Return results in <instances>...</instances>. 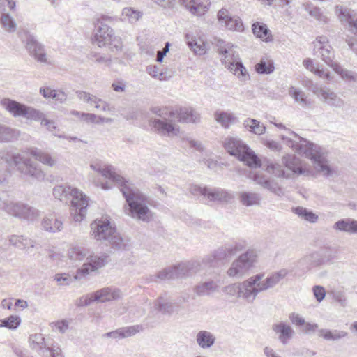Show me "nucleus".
<instances>
[{
	"label": "nucleus",
	"mask_w": 357,
	"mask_h": 357,
	"mask_svg": "<svg viewBox=\"0 0 357 357\" xmlns=\"http://www.w3.org/2000/svg\"><path fill=\"white\" fill-rule=\"evenodd\" d=\"M212 43L216 47L217 52L222 55L221 61L225 67L233 72L239 79L245 80L248 75L247 70L239 58L234 56L233 50L234 45L219 38H214Z\"/></svg>",
	"instance_id": "obj_8"
},
{
	"label": "nucleus",
	"mask_w": 357,
	"mask_h": 357,
	"mask_svg": "<svg viewBox=\"0 0 357 357\" xmlns=\"http://www.w3.org/2000/svg\"><path fill=\"white\" fill-rule=\"evenodd\" d=\"M90 167L93 170L118 185L126 201H149L147 196L142 192L134 183L116 174L114 172L115 168L112 165H105L102 167L99 164H91Z\"/></svg>",
	"instance_id": "obj_2"
},
{
	"label": "nucleus",
	"mask_w": 357,
	"mask_h": 357,
	"mask_svg": "<svg viewBox=\"0 0 357 357\" xmlns=\"http://www.w3.org/2000/svg\"><path fill=\"white\" fill-rule=\"evenodd\" d=\"M6 161L10 165H15L22 174L29 176L38 180L44 178L45 174L38 168V165L29 158H24L20 153L7 154L5 156Z\"/></svg>",
	"instance_id": "obj_12"
},
{
	"label": "nucleus",
	"mask_w": 357,
	"mask_h": 357,
	"mask_svg": "<svg viewBox=\"0 0 357 357\" xmlns=\"http://www.w3.org/2000/svg\"><path fill=\"white\" fill-rule=\"evenodd\" d=\"M43 357H63L59 348H53L47 347V349H43Z\"/></svg>",
	"instance_id": "obj_59"
},
{
	"label": "nucleus",
	"mask_w": 357,
	"mask_h": 357,
	"mask_svg": "<svg viewBox=\"0 0 357 357\" xmlns=\"http://www.w3.org/2000/svg\"><path fill=\"white\" fill-rule=\"evenodd\" d=\"M289 94L293 97L296 102L301 103L303 106L310 107L311 101L309 100L305 93L301 89L294 86H291L289 89Z\"/></svg>",
	"instance_id": "obj_43"
},
{
	"label": "nucleus",
	"mask_w": 357,
	"mask_h": 357,
	"mask_svg": "<svg viewBox=\"0 0 357 357\" xmlns=\"http://www.w3.org/2000/svg\"><path fill=\"white\" fill-rule=\"evenodd\" d=\"M18 37L24 44L26 50L32 58L38 63H50L44 45L38 40L33 34L27 30H22L18 32Z\"/></svg>",
	"instance_id": "obj_13"
},
{
	"label": "nucleus",
	"mask_w": 357,
	"mask_h": 357,
	"mask_svg": "<svg viewBox=\"0 0 357 357\" xmlns=\"http://www.w3.org/2000/svg\"><path fill=\"white\" fill-rule=\"evenodd\" d=\"M258 254L255 249H248L231 264L227 273L229 277L242 278L253 268L257 261Z\"/></svg>",
	"instance_id": "obj_11"
},
{
	"label": "nucleus",
	"mask_w": 357,
	"mask_h": 357,
	"mask_svg": "<svg viewBox=\"0 0 357 357\" xmlns=\"http://www.w3.org/2000/svg\"><path fill=\"white\" fill-rule=\"evenodd\" d=\"M214 116L215 121L225 128H229L231 124L236 123L238 120L232 113L225 111H216Z\"/></svg>",
	"instance_id": "obj_36"
},
{
	"label": "nucleus",
	"mask_w": 357,
	"mask_h": 357,
	"mask_svg": "<svg viewBox=\"0 0 357 357\" xmlns=\"http://www.w3.org/2000/svg\"><path fill=\"white\" fill-rule=\"evenodd\" d=\"M334 70L341 76V77L346 80L354 79V75L350 70L344 69L342 66L335 64L333 67Z\"/></svg>",
	"instance_id": "obj_58"
},
{
	"label": "nucleus",
	"mask_w": 357,
	"mask_h": 357,
	"mask_svg": "<svg viewBox=\"0 0 357 357\" xmlns=\"http://www.w3.org/2000/svg\"><path fill=\"white\" fill-rule=\"evenodd\" d=\"M186 43L189 48L197 55H204L206 52L205 43L201 39L197 40L190 33L185 34Z\"/></svg>",
	"instance_id": "obj_34"
},
{
	"label": "nucleus",
	"mask_w": 357,
	"mask_h": 357,
	"mask_svg": "<svg viewBox=\"0 0 357 357\" xmlns=\"http://www.w3.org/2000/svg\"><path fill=\"white\" fill-rule=\"evenodd\" d=\"M88 58L90 60L94 61L97 63H104L106 66L110 68L112 63V59L110 56H105L99 53L91 52L88 54Z\"/></svg>",
	"instance_id": "obj_54"
},
{
	"label": "nucleus",
	"mask_w": 357,
	"mask_h": 357,
	"mask_svg": "<svg viewBox=\"0 0 357 357\" xmlns=\"http://www.w3.org/2000/svg\"><path fill=\"white\" fill-rule=\"evenodd\" d=\"M201 266L200 261H190L163 268L158 273L157 278L166 280L189 277L199 271Z\"/></svg>",
	"instance_id": "obj_9"
},
{
	"label": "nucleus",
	"mask_w": 357,
	"mask_h": 357,
	"mask_svg": "<svg viewBox=\"0 0 357 357\" xmlns=\"http://www.w3.org/2000/svg\"><path fill=\"white\" fill-rule=\"evenodd\" d=\"M246 247V243L244 241H235L231 243H227L218 248L211 255H208L202 259V262L210 266H217L219 263L227 261L237 252L242 251Z\"/></svg>",
	"instance_id": "obj_10"
},
{
	"label": "nucleus",
	"mask_w": 357,
	"mask_h": 357,
	"mask_svg": "<svg viewBox=\"0 0 357 357\" xmlns=\"http://www.w3.org/2000/svg\"><path fill=\"white\" fill-rule=\"evenodd\" d=\"M282 163L284 166L298 175L305 174L309 176L311 171L306 169L301 160L295 155L287 154L282 157Z\"/></svg>",
	"instance_id": "obj_23"
},
{
	"label": "nucleus",
	"mask_w": 357,
	"mask_h": 357,
	"mask_svg": "<svg viewBox=\"0 0 357 357\" xmlns=\"http://www.w3.org/2000/svg\"><path fill=\"white\" fill-rule=\"evenodd\" d=\"M252 30L256 37L261 40L268 41L269 38L271 37V31L268 26L261 22H255L252 26Z\"/></svg>",
	"instance_id": "obj_40"
},
{
	"label": "nucleus",
	"mask_w": 357,
	"mask_h": 357,
	"mask_svg": "<svg viewBox=\"0 0 357 357\" xmlns=\"http://www.w3.org/2000/svg\"><path fill=\"white\" fill-rule=\"evenodd\" d=\"M289 319L293 324L299 326H303L305 324L304 318L301 317L298 314L294 312L291 313L289 314Z\"/></svg>",
	"instance_id": "obj_64"
},
{
	"label": "nucleus",
	"mask_w": 357,
	"mask_h": 357,
	"mask_svg": "<svg viewBox=\"0 0 357 357\" xmlns=\"http://www.w3.org/2000/svg\"><path fill=\"white\" fill-rule=\"evenodd\" d=\"M335 13L341 22H347L350 29L357 33V13L354 10L343 6L337 5L335 6Z\"/></svg>",
	"instance_id": "obj_20"
},
{
	"label": "nucleus",
	"mask_w": 357,
	"mask_h": 357,
	"mask_svg": "<svg viewBox=\"0 0 357 357\" xmlns=\"http://www.w3.org/2000/svg\"><path fill=\"white\" fill-rule=\"evenodd\" d=\"M208 0H180V2L189 11L195 15L201 16L208 10Z\"/></svg>",
	"instance_id": "obj_26"
},
{
	"label": "nucleus",
	"mask_w": 357,
	"mask_h": 357,
	"mask_svg": "<svg viewBox=\"0 0 357 357\" xmlns=\"http://www.w3.org/2000/svg\"><path fill=\"white\" fill-rule=\"evenodd\" d=\"M243 127L250 132L260 135L266 132V127L255 119L248 118L243 123Z\"/></svg>",
	"instance_id": "obj_37"
},
{
	"label": "nucleus",
	"mask_w": 357,
	"mask_h": 357,
	"mask_svg": "<svg viewBox=\"0 0 357 357\" xmlns=\"http://www.w3.org/2000/svg\"><path fill=\"white\" fill-rule=\"evenodd\" d=\"M266 170L269 173H272L275 176L278 177H288V175H286L285 171L282 169V166L279 164H273L271 163L266 167Z\"/></svg>",
	"instance_id": "obj_57"
},
{
	"label": "nucleus",
	"mask_w": 357,
	"mask_h": 357,
	"mask_svg": "<svg viewBox=\"0 0 357 357\" xmlns=\"http://www.w3.org/2000/svg\"><path fill=\"white\" fill-rule=\"evenodd\" d=\"M93 102L95 104V107L97 109L106 112L109 111V105L106 102L103 101L100 98H98L97 97H94Z\"/></svg>",
	"instance_id": "obj_61"
},
{
	"label": "nucleus",
	"mask_w": 357,
	"mask_h": 357,
	"mask_svg": "<svg viewBox=\"0 0 357 357\" xmlns=\"http://www.w3.org/2000/svg\"><path fill=\"white\" fill-rule=\"evenodd\" d=\"M89 254V250L83 247H73L68 250V257L73 261H82Z\"/></svg>",
	"instance_id": "obj_48"
},
{
	"label": "nucleus",
	"mask_w": 357,
	"mask_h": 357,
	"mask_svg": "<svg viewBox=\"0 0 357 357\" xmlns=\"http://www.w3.org/2000/svg\"><path fill=\"white\" fill-rule=\"evenodd\" d=\"M329 261V257L324 251L313 252L306 255L297 261V267L304 270L310 271L312 268L319 267Z\"/></svg>",
	"instance_id": "obj_17"
},
{
	"label": "nucleus",
	"mask_w": 357,
	"mask_h": 357,
	"mask_svg": "<svg viewBox=\"0 0 357 357\" xmlns=\"http://www.w3.org/2000/svg\"><path fill=\"white\" fill-rule=\"evenodd\" d=\"M145 202H127L124 206L126 213L133 218L149 222L151 219L152 213Z\"/></svg>",
	"instance_id": "obj_19"
},
{
	"label": "nucleus",
	"mask_w": 357,
	"mask_h": 357,
	"mask_svg": "<svg viewBox=\"0 0 357 357\" xmlns=\"http://www.w3.org/2000/svg\"><path fill=\"white\" fill-rule=\"evenodd\" d=\"M29 342L32 349L36 350L43 356V349H47L48 344H46L45 338L40 333L32 334L29 336Z\"/></svg>",
	"instance_id": "obj_38"
},
{
	"label": "nucleus",
	"mask_w": 357,
	"mask_h": 357,
	"mask_svg": "<svg viewBox=\"0 0 357 357\" xmlns=\"http://www.w3.org/2000/svg\"><path fill=\"white\" fill-rule=\"evenodd\" d=\"M333 298L340 304L341 306L344 307L347 305V298L344 294L341 291L333 292Z\"/></svg>",
	"instance_id": "obj_63"
},
{
	"label": "nucleus",
	"mask_w": 357,
	"mask_h": 357,
	"mask_svg": "<svg viewBox=\"0 0 357 357\" xmlns=\"http://www.w3.org/2000/svg\"><path fill=\"white\" fill-rule=\"evenodd\" d=\"M255 181L275 194H278L279 192L282 191L277 183L271 181L264 176L257 175L255 178Z\"/></svg>",
	"instance_id": "obj_51"
},
{
	"label": "nucleus",
	"mask_w": 357,
	"mask_h": 357,
	"mask_svg": "<svg viewBox=\"0 0 357 357\" xmlns=\"http://www.w3.org/2000/svg\"><path fill=\"white\" fill-rule=\"evenodd\" d=\"M43 229L49 232L60 231L63 229V222L57 218H45L42 222Z\"/></svg>",
	"instance_id": "obj_41"
},
{
	"label": "nucleus",
	"mask_w": 357,
	"mask_h": 357,
	"mask_svg": "<svg viewBox=\"0 0 357 357\" xmlns=\"http://www.w3.org/2000/svg\"><path fill=\"white\" fill-rule=\"evenodd\" d=\"M112 20L111 17L105 15L96 20V32L92 42L99 47L108 46L111 51L118 52L122 49L121 38L114 36L113 29L107 24Z\"/></svg>",
	"instance_id": "obj_5"
},
{
	"label": "nucleus",
	"mask_w": 357,
	"mask_h": 357,
	"mask_svg": "<svg viewBox=\"0 0 357 357\" xmlns=\"http://www.w3.org/2000/svg\"><path fill=\"white\" fill-rule=\"evenodd\" d=\"M91 234L97 241H108L115 249L126 250L127 243L116 231L115 227L111 225L107 218L96 220L91 224Z\"/></svg>",
	"instance_id": "obj_6"
},
{
	"label": "nucleus",
	"mask_w": 357,
	"mask_h": 357,
	"mask_svg": "<svg viewBox=\"0 0 357 357\" xmlns=\"http://www.w3.org/2000/svg\"><path fill=\"white\" fill-rule=\"evenodd\" d=\"M218 19L222 25L229 30L242 31L243 29L241 19L238 17L229 15L228 10L226 9H221L218 11Z\"/></svg>",
	"instance_id": "obj_21"
},
{
	"label": "nucleus",
	"mask_w": 357,
	"mask_h": 357,
	"mask_svg": "<svg viewBox=\"0 0 357 357\" xmlns=\"http://www.w3.org/2000/svg\"><path fill=\"white\" fill-rule=\"evenodd\" d=\"M196 341L202 349H209L215 344V337L208 331H200L196 335Z\"/></svg>",
	"instance_id": "obj_33"
},
{
	"label": "nucleus",
	"mask_w": 357,
	"mask_h": 357,
	"mask_svg": "<svg viewBox=\"0 0 357 357\" xmlns=\"http://www.w3.org/2000/svg\"><path fill=\"white\" fill-rule=\"evenodd\" d=\"M312 91L313 93L321 96L323 101L332 107L341 108L344 105V100L329 89H319L315 86Z\"/></svg>",
	"instance_id": "obj_24"
},
{
	"label": "nucleus",
	"mask_w": 357,
	"mask_h": 357,
	"mask_svg": "<svg viewBox=\"0 0 357 357\" xmlns=\"http://www.w3.org/2000/svg\"><path fill=\"white\" fill-rule=\"evenodd\" d=\"M155 307L162 314H171L174 310L173 304L167 301L162 297H160L156 300Z\"/></svg>",
	"instance_id": "obj_49"
},
{
	"label": "nucleus",
	"mask_w": 357,
	"mask_h": 357,
	"mask_svg": "<svg viewBox=\"0 0 357 357\" xmlns=\"http://www.w3.org/2000/svg\"><path fill=\"white\" fill-rule=\"evenodd\" d=\"M223 146L226 151L239 161L251 168H258L261 166V162L255 153L241 139L236 137H227L225 139Z\"/></svg>",
	"instance_id": "obj_7"
},
{
	"label": "nucleus",
	"mask_w": 357,
	"mask_h": 357,
	"mask_svg": "<svg viewBox=\"0 0 357 357\" xmlns=\"http://www.w3.org/2000/svg\"><path fill=\"white\" fill-rule=\"evenodd\" d=\"M16 130L5 125L0 124V142H11L16 137Z\"/></svg>",
	"instance_id": "obj_50"
},
{
	"label": "nucleus",
	"mask_w": 357,
	"mask_h": 357,
	"mask_svg": "<svg viewBox=\"0 0 357 357\" xmlns=\"http://www.w3.org/2000/svg\"><path fill=\"white\" fill-rule=\"evenodd\" d=\"M288 132L298 139V141L294 140L284 135H281V139L287 146L294 149L298 154L303 155L305 158L310 159L313 162L316 169L319 172H323L325 176L328 177L332 175L333 170L328 165L321 148L319 146L300 137L291 130H288Z\"/></svg>",
	"instance_id": "obj_1"
},
{
	"label": "nucleus",
	"mask_w": 357,
	"mask_h": 357,
	"mask_svg": "<svg viewBox=\"0 0 357 357\" xmlns=\"http://www.w3.org/2000/svg\"><path fill=\"white\" fill-rule=\"evenodd\" d=\"M322 60L328 66H333V52L331 45L320 46L317 47Z\"/></svg>",
	"instance_id": "obj_52"
},
{
	"label": "nucleus",
	"mask_w": 357,
	"mask_h": 357,
	"mask_svg": "<svg viewBox=\"0 0 357 357\" xmlns=\"http://www.w3.org/2000/svg\"><path fill=\"white\" fill-rule=\"evenodd\" d=\"M30 153L36 158V160L40 161L44 165L53 167L56 164V160L52 158L49 153L43 152L40 149H32Z\"/></svg>",
	"instance_id": "obj_42"
},
{
	"label": "nucleus",
	"mask_w": 357,
	"mask_h": 357,
	"mask_svg": "<svg viewBox=\"0 0 357 357\" xmlns=\"http://www.w3.org/2000/svg\"><path fill=\"white\" fill-rule=\"evenodd\" d=\"M56 90L52 89L50 87H41L40 89V93L45 98H52L53 99L55 98L56 95Z\"/></svg>",
	"instance_id": "obj_62"
},
{
	"label": "nucleus",
	"mask_w": 357,
	"mask_h": 357,
	"mask_svg": "<svg viewBox=\"0 0 357 357\" xmlns=\"http://www.w3.org/2000/svg\"><path fill=\"white\" fill-rule=\"evenodd\" d=\"M89 202H70V211L74 221L81 222L86 215Z\"/></svg>",
	"instance_id": "obj_35"
},
{
	"label": "nucleus",
	"mask_w": 357,
	"mask_h": 357,
	"mask_svg": "<svg viewBox=\"0 0 357 357\" xmlns=\"http://www.w3.org/2000/svg\"><path fill=\"white\" fill-rule=\"evenodd\" d=\"M188 190L189 192L194 196H201L204 199H208L209 201H230L241 198L240 201H257L259 199L257 195L251 192H237L229 191L221 188H210L206 185L190 183Z\"/></svg>",
	"instance_id": "obj_3"
},
{
	"label": "nucleus",
	"mask_w": 357,
	"mask_h": 357,
	"mask_svg": "<svg viewBox=\"0 0 357 357\" xmlns=\"http://www.w3.org/2000/svg\"><path fill=\"white\" fill-rule=\"evenodd\" d=\"M292 211L297 214L298 217L302 219L307 220L311 223H314L318 220V215L314 213L312 211H309L305 208L301 206L292 208Z\"/></svg>",
	"instance_id": "obj_45"
},
{
	"label": "nucleus",
	"mask_w": 357,
	"mask_h": 357,
	"mask_svg": "<svg viewBox=\"0 0 357 357\" xmlns=\"http://www.w3.org/2000/svg\"><path fill=\"white\" fill-rule=\"evenodd\" d=\"M9 244L20 250L29 249L34 247V242L22 235H10L8 238Z\"/></svg>",
	"instance_id": "obj_32"
},
{
	"label": "nucleus",
	"mask_w": 357,
	"mask_h": 357,
	"mask_svg": "<svg viewBox=\"0 0 357 357\" xmlns=\"http://www.w3.org/2000/svg\"><path fill=\"white\" fill-rule=\"evenodd\" d=\"M143 327L141 325H135L128 327H123L116 331H111L103 334V337H111L113 339H121L132 336L136 333L142 331Z\"/></svg>",
	"instance_id": "obj_25"
},
{
	"label": "nucleus",
	"mask_w": 357,
	"mask_h": 357,
	"mask_svg": "<svg viewBox=\"0 0 357 357\" xmlns=\"http://www.w3.org/2000/svg\"><path fill=\"white\" fill-rule=\"evenodd\" d=\"M312 291L316 300L318 302H321L326 296L325 289L322 286L315 285L312 288Z\"/></svg>",
	"instance_id": "obj_60"
},
{
	"label": "nucleus",
	"mask_w": 357,
	"mask_h": 357,
	"mask_svg": "<svg viewBox=\"0 0 357 357\" xmlns=\"http://www.w3.org/2000/svg\"><path fill=\"white\" fill-rule=\"evenodd\" d=\"M272 329L279 333L278 338L283 344H286L294 334V331L291 326L284 322L273 324Z\"/></svg>",
	"instance_id": "obj_31"
},
{
	"label": "nucleus",
	"mask_w": 357,
	"mask_h": 357,
	"mask_svg": "<svg viewBox=\"0 0 357 357\" xmlns=\"http://www.w3.org/2000/svg\"><path fill=\"white\" fill-rule=\"evenodd\" d=\"M219 285L213 280L200 282L195 285L193 291L198 296H210L218 291Z\"/></svg>",
	"instance_id": "obj_28"
},
{
	"label": "nucleus",
	"mask_w": 357,
	"mask_h": 357,
	"mask_svg": "<svg viewBox=\"0 0 357 357\" xmlns=\"http://www.w3.org/2000/svg\"><path fill=\"white\" fill-rule=\"evenodd\" d=\"M0 327L8 328L11 330L16 329L20 324L21 319L17 315H10L1 320Z\"/></svg>",
	"instance_id": "obj_53"
},
{
	"label": "nucleus",
	"mask_w": 357,
	"mask_h": 357,
	"mask_svg": "<svg viewBox=\"0 0 357 357\" xmlns=\"http://www.w3.org/2000/svg\"><path fill=\"white\" fill-rule=\"evenodd\" d=\"M0 103L14 117H24L35 121H40V124L46 126L47 129L52 132L56 128L52 120L47 119L43 112L32 107L10 98H3Z\"/></svg>",
	"instance_id": "obj_4"
},
{
	"label": "nucleus",
	"mask_w": 357,
	"mask_h": 357,
	"mask_svg": "<svg viewBox=\"0 0 357 357\" xmlns=\"http://www.w3.org/2000/svg\"><path fill=\"white\" fill-rule=\"evenodd\" d=\"M287 273L286 269H281L278 272L273 273L265 280H259V290L264 291L275 287L287 275Z\"/></svg>",
	"instance_id": "obj_29"
},
{
	"label": "nucleus",
	"mask_w": 357,
	"mask_h": 357,
	"mask_svg": "<svg viewBox=\"0 0 357 357\" xmlns=\"http://www.w3.org/2000/svg\"><path fill=\"white\" fill-rule=\"evenodd\" d=\"M54 198L62 201L66 199L68 201H89V197L77 188L68 185H58L53 188Z\"/></svg>",
	"instance_id": "obj_16"
},
{
	"label": "nucleus",
	"mask_w": 357,
	"mask_h": 357,
	"mask_svg": "<svg viewBox=\"0 0 357 357\" xmlns=\"http://www.w3.org/2000/svg\"><path fill=\"white\" fill-rule=\"evenodd\" d=\"M121 297L119 289L105 287L93 293V301L105 302L117 300Z\"/></svg>",
	"instance_id": "obj_27"
},
{
	"label": "nucleus",
	"mask_w": 357,
	"mask_h": 357,
	"mask_svg": "<svg viewBox=\"0 0 357 357\" xmlns=\"http://www.w3.org/2000/svg\"><path fill=\"white\" fill-rule=\"evenodd\" d=\"M274 69L273 62L271 60H266L264 58L255 65V70L259 74L269 75L274 71Z\"/></svg>",
	"instance_id": "obj_46"
},
{
	"label": "nucleus",
	"mask_w": 357,
	"mask_h": 357,
	"mask_svg": "<svg viewBox=\"0 0 357 357\" xmlns=\"http://www.w3.org/2000/svg\"><path fill=\"white\" fill-rule=\"evenodd\" d=\"M305 10L308 12V13L315 17L317 20L319 21H322L324 22H326V17L324 16L321 13L320 9L318 7L312 6V5L307 4L305 7Z\"/></svg>",
	"instance_id": "obj_56"
},
{
	"label": "nucleus",
	"mask_w": 357,
	"mask_h": 357,
	"mask_svg": "<svg viewBox=\"0 0 357 357\" xmlns=\"http://www.w3.org/2000/svg\"><path fill=\"white\" fill-rule=\"evenodd\" d=\"M107 255H89L86 257L87 262L84 263L82 266L79 268L75 275V279H81L82 277L96 271L99 268L105 266L107 264Z\"/></svg>",
	"instance_id": "obj_18"
},
{
	"label": "nucleus",
	"mask_w": 357,
	"mask_h": 357,
	"mask_svg": "<svg viewBox=\"0 0 357 357\" xmlns=\"http://www.w3.org/2000/svg\"><path fill=\"white\" fill-rule=\"evenodd\" d=\"M264 273H259L255 275L248 280L240 282V298H242L248 303H253L259 293V280H261Z\"/></svg>",
	"instance_id": "obj_14"
},
{
	"label": "nucleus",
	"mask_w": 357,
	"mask_h": 357,
	"mask_svg": "<svg viewBox=\"0 0 357 357\" xmlns=\"http://www.w3.org/2000/svg\"><path fill=\"white\" fill-rule=\"evenodd\" d=\"M240 282H238L225 286L222 291L227 296L240 298Z\"/></svg>",
	"instance_id": "obj_55"
},
{
	"label": "nucleus",
	"mask_w": 357,
	"mask_h": 357,
	"mask_svg": "<svg viewBox=\"0 0 357 357\" xmlns=\"http://www.w3.org/2000/svg\"><path fill=\"white\" fill-rule=\"evenodd\" d=\"M149 124L155 131L162 135L172 137L178 135L179 127L176 126L173 119L167 118H151L149 120Z\"/></svg>",
	"instance_id": "obj_15"
},
{
	"label": "nucleus",
	"mask_w": 357,
	"mask_h": 357,
	"mask_svg": "<svg viewBox=\"0 0 357 357\" xmlns=\"http://www.w3.org/2000/svg\"><path fill=\"white\" fill-rule=\"evenodd\" d=\"M72 114L86 123H100L103 122H108L111 120L110 119H105L94 114L80 112L75 110L73 111Z\"/></svg>",
	"instance_id": "obj_39"
},
{
	"label": "nucleus",
	"mask_w": 357,
	"mask_h": 357,
	"mask_svg": "<svg viewBox=\"0 0 357 357\" xmlns=\"http://www.w3.org/2000/svg\"><path fill=\"white\" fill-rule=\"evenodd\" d=\"M319 335L326 340L336 341L347 335V333L343 331L320 329Z\"/></svg>",
	"instance_id": "obj_44"
},
{
	"label": "nucleus",
	"mask_w": 357,
	"mask_h": 357,
	"mask_svg": "<svg viewBox=\"0 0 357 357\" xmlns=\"http://www.w3.org/2000/svg\"><path fill=\"white\" fill-rule=\"evenodd\" d=\"M333 229L349 234H357V220L352 218H344L337 221Z\"/></svg>",
	"instance_id": "obj_30"
},
{
	"label": "nucleus",
	"mask_w": 357,
	"mask_h": 357,
	"mask_svg": "<svg viewBox=\"0 0 357 357\" xmlns=\"http://www.w3.org/2000/svg\"><path fill=\"white\" fill-rule=\"evenodd\" d=\"M0 23L1 26L8 32H14L16 30L17 24L10 14L1 11Z\"/></svg>",
	"instance_id": "obj_47"
},
{
	"label": "nucleus",
	"mask_w": 357,
	"mask_h": 357,
	"mask_svg": "<svg viewBox=\"0 0 357 357\" xmlns=\"http://www.w3.org/2000/svg\"><path fill=\"white\" fill-rule=\"evenodd\" d=\"M169 117L177 118L180 123H197L199 121V114L191 107H181L178 110L169 112Z\"/></svg>",
	"instance_id": "obj_22"
}]
</instances>
